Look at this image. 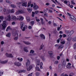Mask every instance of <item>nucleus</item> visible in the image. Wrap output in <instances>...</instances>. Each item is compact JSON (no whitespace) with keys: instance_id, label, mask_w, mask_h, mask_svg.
Returning a JSON list of instances; mask_svg holds the SVG:
<instances>
[{"instance_id":"1","label":"nucleus","mask_w":76,"mask_h":76,"mask_svg":"<svg viewBox=\"0 0 76 76\" xmlns=\"http://www.w3.org/2000/svg\"><path fill=\"white\" fill-rule=\"evenodd\" d=\"M67 14L68 15V16H70L71 19H73V20H74L75 21V22H76V18H75V17H74V16L71 15V14L69 12H67Z\"/></svg>"},{"instance_id":"2","label":"nucleus","mask_w":76,"mask_h":76,"mask_svg":"<svg viewBox=\"0 0 76 76\" xmlns=\"http://www.w3.org/2000/svg\"><path fill=\"white\" fill-rule=\"evenodd\" d=\"M1 25L2 27V29H4L6 28V21H3V24H2Z\"/></svg>"},{"instance_id":"3","label":"nucleus","mask_w":76,"mask_h":76,"mask_svg":"<svg viewBox=\"0 0 76 76\" xmlns=\"http://www.w3.org/2000/svg\"><path fill=\"white\" fill-rule=\"evenodd\" d=\"M5 55L7 57H9L10 58H13V56L12 55V54L10 53L8 54L7 53H6L5 54Z\"/></svg>"},{"instance_id":"4","label":"nucleus","mask_w":76,"mask_h":76,"mask_svg":"<svg viewBox=\"0 0 76 76\" xmlns=\"http://www.w3.org/2000/svg\"><path fill=\"white\" fill-rule=\"evenodd\" d=\"M38 8H39L38 6L36 5V3H34L33 8L34 10H37Z\"/></svg>"},{"instance_id":"5","label":"nucleus","mask_w":76,"mask_h":76,"mask_svg":"<svg viewBox=\"0 0 76 76\" xmlns=\"http://www.w3.org/2000/svg\"><path fill=\"white\" fill-rule=\"evenodd\" d=\"M4 12H6L7 14H9L10 13V10H6V8H4Z\"/></svg>"},{"instance_id":"6","label":"nucleus","mask_w":76,"mask_h":76,"mask_svg":"<svg viewBox=\"0 0 76 76\" xmlns=\"http://www.w3.org/2000/svg\"><path fill=\"white\" fill-rule=\"evenodd\" d=\"M14 65H15V66H18V67H19V66H20L22 65V64L19 62H15L14 63Z\"/></svg>"},{"instance_id":"7","label":"nucleus","mask_w":76,"mask_h":76,"mask_svg":"<svg viewBox=\"0 0 76 76\" xmlns=\"http://www.w3.org/2000/svg\"><path fill=\"white\" fill-rule=\"evenodd\" d=\"M23 19H24L23 17L21 15H20L18 16V18H17V20H23Z\"/></svg>"},{"instance_id":"8","label":"nucleus","mask_w":76,"mask_h":76,"mask_svg":"<svg viewBox=\"0 0 76 76\" xmlns=\"http://www.w3.org/2000/svg\"><path fill=\"white\" fill-rule=\"evenodd\" d=\"M40 37L42 39H45V35H44L43 34H40Z\"/></svg>"},{"instance_id":"9","label":"nucleus","mask_w":76,"mask_h":76,"mask_svg":"<svg viewBox=\"0 0 76 76\" xmlns=\"http://www.w3.org/2000/svg\"><path fill=\"white\" fill-rule=\"evenodd\" d=\"M11 19L12 20H18V18H16V16H12L11 18Z\"/></svg>"},{"instance_id":"10","label":"nucleus","mask_w":76,"mask_h":76,"mask_svg":"<svg viewBox=\"0 0 76 76\" xmlns=\"http://www.w3.org/2000/svg\"><path fill=\"white\" fill-rule=\"evenodd\" d=\"M48 53L50 55V57L51 58H53V56L51 55H53V52L52 51H48Z\"/></svg>"},{"instance_id":"11","label":"nucleus","mask_w":76,"mask_h":76,"mask_svg":"<svg viewBox=\"0 0 76 76\" xmlns=\"http://www.w3.org/2000/svg\"><path fill=\"white\" fill-rule=\"evenodd\" d=\"M40 63V60L37 59L36 60V64L37 65L39 66V63Z\"/></svg>"},{"instance_id":"12","label":"nucleus","mask_w":76,"mask_h":76,"mask_svg":"<svg viewBox=\"0 0 76 76\" xmlns=\"http://www.w3.org/2000/svg\"><path fill=\"white\" fill-rule=\"evenodd\" d=\"M32 69V65H30L29 68H27V69L28 71H30V70H31V69Z\"/></svg>"},{"instance_id":"13","label":"nucleus","mask_w":76,"mask_h":76,"mask_svg":"<svg viewBox=\"0 0 76 76\" xmlns=\"http://www.w3.org/2000/svg\"><path fill=\"white\" fill-rule=\"evenodd\" d=\"M27 62L26 63V66H28L30 64V61L29 60H27Z\"/></svg>"},{"instance_id":"14","label":"nucleus","mask_w":76,"mask_h":76,"mask_svg":"<svg viewBox=\"0 0 76 76\" xmlns=\"http://www.w3.org/2000/svg\"><path fill=\"white\" fill-rule=\"evenodd\" d=\"M18 12H19V13L22 14V13H25V12L24 11L22 10H20L18 11Z\"/></svg>"},{"instance_id":"15","label":"nucleus","mask_w":76,"mask_h":76,"mask_svg":"<svg viewBox=\"0 0 76 76\" xmlns=\"http://www.w3.org/2000/svg\"><path fill=\"white\" fill-rule=\"evenodd\" d=\"M64 47V45H60L58 47V50H60V49H61V48H63Z\"/></svg>"},{"instance_id":"16","label":"nucleus","mask_w":76,"mask_h":76,"mask_svg":"<svg viewBox=\"0 0 76 76\" xmlns=\"http://www.w3.org/2000/svg\"><path fill=\"white\" fill-rule=\"evenodd\" d=\"M7 20L8 21H10L11 20V17H10V15H9L7 16Z\"/></svg>"},{"instance_id":"17","label":"nucleus","mask_w":76,"mask_h":76,"mask_svg":"<svg viewBox=\"0 0 76 76\" xmlns=\"http://www.w3.org/2000/svg\"><path fill=\"white\" fill-rule=\"evenodd\" d=\"M24 25H25V23L23 22H21L20 23L21 25V29H22L23 28V26Z\"/></svg>"},{"instance_id":"18","label":"nucleus","mask_w":76,"mask_h":76,"mask_svg":"<svg viewBox=\"0 0 76 76\" xmlns=\"http://www.w3.org/2000/svg\"><path fill=\"white\" fill-rule=\"evenodd\" d=\"M22 6H24L25 7H26V6H27V2H25L23 3L22 4Z\"/></svg>"},{"instance_id":"19","label":"nucleus","mask_w":76,"mask_h":76,"mask_svg":"<svg viewBox=\"0 0 76 76\" xmlns=\"http://www.w3.org/2000/svg\"><path fill=\"white\" fill-rule=\"evenodd\" d=\"M7 62V61H1L0 63H1V64H5Z\"/></svg>"},{"instance_id":"20","label":"nucleus","mask_w":76,"mask_h":76,"mask_svg":"<svg viewBox=\"0 0 76 76\" xmlns=\"http://www.w3.org/2000/svg\"><path fill=\"white\" fill-rule=\"evenodd\" d=\"M23 42L24 43V44H26V45H29L30 44H31V43L29 42H26L24 41Z\"/></svg>"},{"instance_id":"21","label":"nucleus","mask_w":76,"mask_h":76,"mask_svg":"<svg viewBox=\"0 0 76 76\" xmlns=\"http://www.w3.org/2000/svg\"><path fill=\"white\" fill-rule=\"evenodd\" d=\"M42 65H43V63H42V62H41L40 64V69H43V67H42Z\"/></svg>"},{"instance_id":"22","label":"nucleus","mask_w":76,"mask_h":76,"mask_svg":"<svg viewBox=\"0 0 76 76\" xmlns=\"http://www.w3.org/2000/svg\"><path fill=\"white\" fill-rule=\"evenodd\" d=\"M26 18L27 19V22H29V21H30V20H31V18H30V17H29L28 16H27L26 17Z\"/></svg>"},{"instance_id":"23","label":"nucleus","mask_w":76,"mask_h":76,"mask_svg":"<svg viewBox=\"0 0 76 76\" xmlns=\"http://www.w3.org/2000/svg\"><path fill=\"white\" fill-rule=\"evenodd\" d=\"M35 69L36 70H37V71H41L40 69H39V68L38 67V66H37V65H36V67L35 68Z\"/></svg>"},{"instance_id":"24","label":"nucleus","mask_w":76,"mask_h":76,"mask_svg":"<svg viewBox=\"0 0 76 76\" xmlns=\"http://www.w3.org/2000/svg\"><path fill=\"white\" fill-rule=\"evenodd\" d=\"M11 36V34L10 33H8L6 35V37H10Z\"/></svg>"},{"instance_id":"25","label":"nucleus","mask_w":76,"mask_h":76,"mask_svg":"<svg viewBox=\"0 0 76 76\" xmlns=\"http://www.w3.org/2000/svg\"><path fill=\"white\" fill-rule=\"evenodd\" d=\"M70 35H72L73 33H74V31L73 30H72L69 32Z\"/></svg>"},{"instance_id":"26","label":"nucleus","mask_w":76,"mask_h":76,"mask_svg":"<svg viewBox=\"0 0 76 76\" xmlns=\"http://www.w3.org/2000/svg\"><path fill=\"white\" fill-rule=\"evenodd\" d=\"M28 28V27L26 26H25L23 27V28L22 30L23 31H25V28Z\"/></svg>"},{"instance_id":"27","label":"nucleus","mask_w":76,"mask_h":76,"mask_svg":"<svg viewBox=\"0 0 76 76\" xmlns=\"http://www.w3.org/2000/svg\"><path fill=\"white\" fill-rule=\"evenodd\" d=\"M23 50L25 52H26V53L28 52V50L26 49V47L24 48Z\"/></svg>"},{"instance_id":"28","label":"nucleus","mask_w":76,"mask_h":76,"mask_svg":"<svg viewBox=\"0 0 76 76\" xmlns=\"http://www.w3.org/2000/svg\"><path fill=\"white\" fill-rule=\"evenodd\" d=\"M63 39H61V44H65V41H63Z\"/></svg>"},{"instance_id":"29","label":"nucleus","mask_w":76,"mask_h":76,"mask_svg":"<svg viewBox=\"0 0 76 76\" xmlns=\"http://www.w3.org/2000/svg\"><path fill=\"white\" fill-rule=\"evenodd\" d=\"M34 23H35V22L34 21H32L30 22V23L31 24V26H33L34 24Z\"/></svg>"},{"instance_id":"30","label":"nucleus","mask_w":76,"mask_h":76,"mask_svg":"<svg viewBox=\"0 0 76 76\" xmlns=\"http://www.w3.org/2000/svg\"><path fill=\"white\" fill-rule=\"evenodd\" d=\"M40 75V73L38 72H37L35 73V75L36 76H39Z\"/></svg>"},{"instance_id":"31","label":"nucleus","mask_w":76,"mask_h":76,"mask_svg":"<svg viewBox=\"0 0 76 76\" xmlns=\"http://www.w3.org/2000/svg\"><path fill=\"white\" fill-rule=\"evenodd\" d=\"M31 1H30L28 2V4L27 5V7H29V6H30L31 4Z\"/></svg>"},{"instance_id":"32","label":"nucleus","mask_w":76,"mask_h":76,"mask_svg":"<svg viewBox=\"0 0 76 76\" xmlns=\"http://www.w3.org/2000/svg\"><path fill=\"white\" fill-rule=\"evenodd\" d=\"M43 47H44V45H43L42 44V45H41L39 48V50H42V48Z\"/></svg>"},{"instance_id":"33","label":"nucleus","mask_w":76,"mask_h":76,"mask_svg":"<svg viewBox=\"0 0 76 76\" xmlns=\"http://www.w3.org/2000/svg\"><path fill=\"white\" fill-rule=\"evenodd\" d=\"M10 26H8L7 28V29L6 30V31H7H7H8L9 30H10Z\"/></svg>"},{"instance_id":"34","label":"nucleus","mask_w":76,"mask_h":76,"mask_svg":"<svg viewBox=\"0 0 76 76\" xmlns=\"http://www.w3.org/2000/svg\"><path fill=\"white\" fill-rule=\"evenodd\" d=\"M44 15L46 17H48V14L46 13V12H45V11L44 12Z\"/></svg>"},{"instance_id":"35","label":"nucleus","mask_w":76,"mask_h":76,"mask_svg":"<svg viewBox=\"0 0 76 76\" xmlns=\"http://www.w3.org/2000/svg\"><path fill=\"white\" fill-rule=\"evenodd\" d=\"M6 1L7 3H9V4H11V3H12V2L9 1V0H6Z\"/></svg>"},{"instance_id":"36","label":"nucleus","mask_w":76,"mask_h":76,"mask_svg":"<svg viewBox=\"0 0 76 76\" xmlns=\"http://www.w3.org/2000/svg\"><path fill=\"white\" fill-rule=\"evenodd\" d=\"M11 7H12V8H15V7H16V6L14 4H11Z\"/></svg>"},{"instance_id":"37","label":"nucleus","mask_w":76,"mask_h":76,"mask_svg":"<svg viewBox=\"0 0 76 76\" xmlns=\"http://www.w3.org/2000/svg\"><path fill=\"white\" fill-rule=\"evenodd\" d=\"M71 4H74V5H75V2H74V0H71Z\"/></svg>"},{"instance_id":"38","label":"nucleus","mask_w":76,"mask_h":76,"mask_svg":"<svg viewBox=\"0 0 76 76\" xmlns=\"http://www.w3.org/2000/svg\"><path fill=\"white\" fill-rule=\"evenodd\" d=\"M62 37H63V36H62V35L60 34L59 35V37H60V38H59V39H61V38H62Z\"/></svg>"},{"instance_id":"39","label":"nucleus","mask_w":76,"mask_h":76,"mask_svg":"<svg viewBox=\"0 0 76 76\" xmlns=\"http://www.w3.org/2000/svg\"><path fill=\"white\" fill-rule=\"evenodd\" d=\"M73 41H74V42L76 41V36L73 38Z\"/></svg>"},{"instance_id":"40","label":"nucleus","mask_w":76,"mask_h":76,"mask_svg":"<svg viewBox=\"0 0 76 76\" xmlns=\"http://www.w3.org/2000/svg\"><path fill=\"white\" fill-rule=\"evenodd\" d=\"M34 52H35L34 50H30V53H34Z\"/></svg>"},{"instance_id":"41","label":"nucleus","mask_w":76,"mask_h":76,"mask_svg":"<svg viewBox=\"0 0 76 76\" xmlns=\"http://www.w3.org/2000/svg\"><path fill=\"white\" fill-rule=\"evenodd\" d=\"M58 63V61H55L54 62L55 64H57Z\"/></svg>"},{"instance_id":"42","label":"nucleus","mask_w":76,"mask_h":76,"mask_svg":"<svg viewBox=\"0 0 76 76\" xmlns=\"http://www.w3.org/2000/svg\"><path fill=\"white\" fill-rule=\"evenodd\" d=\"M22 3H23V2H18L17 3V4H22Z\"/></svg>"},{"instance_id":"43","label":"nucleus","mask_w":76,"mask_h":76,"mask_svg":"<svg viewBox=\"0 0 76 76\" xmlns=\"http://www.w3.org/2000/svg\"><path fill=\"white\" fill-rule=\"evenodd\" d=\"M66 67L68 69H71V66H70L69 65H67L66 66Z\"/></svg>"},{"instance_id":"44","label":"nucleus","mask_w":76,"mask_h":76,"mask_svg":"<svg viewBox=\"0 0 76 76\" xmlns=\"http://www.w3.org/2000/svg\"><path fill=\"white\" fill-rule=\"evenodd\" d=\"M73 47H74V50H75L76 49V43L74 44V45H73Z\"/></svg>"},{"instance_id":"45","label":"nucleus","mask_w":76,"mask_h":76,"mask_svg":"<svg viewBox=\"0 0 76 76\" xmlns=\"http://www.w3.org/2000/svg\"><path fill=\"white\" fill-rule=\"evenodd\" d=\"M13 11H14V10L13 9H12L10 10V13H13Z\"/></svg>"},{"instance_id":"46","label":"nucleus","mask_w":76,"mask_h":76,"mask_svg":"<svg viewBox=\"0 0 76 76\" xmlns=\"http://www.w3.org/2000/svg\"><path fill=\"white\" fill-rule=\"evenodd\" d=\"M3 75V72H0V76H1V75Z\"/></svg>"},{"instance_id":"47","label":"nucleus","mask_w":76,"mask_h":76,"mask_svg":"<svg viewBox=\"0 0 76 76\" xmlns=\"http://www.w3.org/2000/svg\"><path fill=\"white\" fill-rule=\"evenodd\" d=\"M57 31L56 30H54L53 31V34H57Z\"/></svg>"},{"instance_id":"48","label":"nucleus","mask_w":76,"mask_h":76,"mask_svg":"<svg viewBox=\"0 0 76 76\" xmlns=\"http://www.w3.org/2000/svg\"><path fill=\"white\" fill-rule=\"evenodd\" d=\"M39 10H37V11H36L35 12V13L36 14H38L39 12Z\"/></svg>"},{"instance_id":"49","label":"nucleus","mask_w":76,"mask_h":76,"mask_svg":"<svg viewBox=\"0 0 76 76\" xmlns=\"http://www.w3.org/2000/svg\"><path fill=\"white\" fill-rule=\"evenodd\" d=\"M60 40H61V39H59V38H58L57 41V43H59V42H60Z\"/></svg>"},{"instance_id":"50","label":"nucleus","mask_w":76,"mask_h":76,"mask_svg":"<svg viewBox=\"0 0 76 76\" xmlns=\"http://www.w3.org/2000/svg\"><path fill=\"white\" fill-rule=\"evenodd\" d=\"M63 38H65V37H66V35L64 34H63Z\"/></svg>"},{"instance_id":"51","label":"nucleus","mask_w":76,"mask_h":76,"mask_svg":"<svg viewBox=\"0 0 76 76\" xmlns=\"http://www.w3.org/2000/svg\"><path fill=\"white\" fill-rule=\"evenodd\" d=\"M28 28L29 29H32V26H29L28 27Z\"/></svg>"},{"instance_id":"52","label":"nucleus","mask_w":76,"mask_h":76,"mask_svg":"<svg viewBox=\"0 0 76 76\" xmlns=\"http://www.w3.org/2000/svg\"><path fill=\"white\" fill-rule=\"evenodd\" d=\"M66 5H67V6H70V3L69 2L67 3L66 4Z\"/></svg>"},{"instance_id":"53","label":"nucleus","mask_w":76,"mask_h":76,"mask_svg":"<svg viewBox=\"0 0 76 76\" xmlns=\"http://www.w3.org/2000/svg\"><path fill=\"white\" fill-rule=\"evenodd\" d=\"M65 32L66 34H68L69 32V31L67 30H65Z\"/></svg>"},{"instance_id":"54","label":"nucleus","mask_w":76,"mask_h":76,"mask_svg":"<svg viewBox=\"0 0 76 76\" xmlns=\"http://www.w3.org/2000/svg\"><path fill=\"white\" fill-rule=\"evenodd\" d=\"M68 2L66 0H65L64 1V3H65V4H67V3Z\"/></svg>"},{"instance_id":"55","label":"nucleus","mask_w":76,"mask_h":76,"mask_svg":"<svg viewBox=\"0 0 76 76\" xmlns=\"http://www.w3.org/2000/svg\"><path fill=\"white\" fill-rule=\"evenodd\" d=\"M60 56H57V59L58 60H60Z\"/></svg>"},{"instance_id":"56","label":"nucleus","mask_w":76,"mask_h":76,"mask_svg":"<svg viewBox=\"0 0 76 76\" xmlns=\"http://www.w3.org/2000/svg\"><path fill=\"white\" fill-rule=\"evenodd\" d=\"M69 6L70 8H73V5H70V6Z\"/></svg>"},{"instance_id":"57","label":"nucleus","mask_w":76,"mask_h":76,"mask_svg":"<svg viewBox=\"0 0 76 76\" xmlns=\"http://www.w3.org/2000/svg\"><path fill=\"white\" fill-rule=\"evenodd\" d=\"M18 39V37H16L14 38V40H17Z\"/></svg>"},{"instance_id":"58","label":"nucleus","mask_w":76,"mask_h":76,"mask_svg":"<svg viewBox=\"0 0 76 76\" xmlns=\"http://www.w3.org/2000/svg\"><path fill=\"white\" fill-rule=\"evenodd\" d=\"M60 27H58L57 28V30L58 31H60Z\"/></svg>"},{"instance_id":"59","label":"nucleus","mask_w":76,"mask_h":76,"mask_svg":"<svg viewBox=\"0 0 76 76\" xmlns=\"http://www.w3.org/2000/svg\"><path fill=\"white\" fill-rule=\"evenodd\" d=\"M32 73H33L32 72L30 74H28V76H32Z\"/></svg>"},{"instance_id":"60","label":"nucleus","mask_w":76,"mask_h":76,"mask_svg":"<svg viewBox=\"0 0 76 76\" xmlns=\"http://www.w3.org/2000/svg\"><path fill=\"white\" fill-rule=\"evenodd\" d=\"M22 72L25 73V72H26V70H25L24 69L22 70Z\"/></svg>"},{"instance_id":"61","label":"nucleus","mask_w":76,"mask_h":76,"mask_svg":"<svg viewBox=\"0 0 76 76\" xmlns=\"http://www.w3.org/2000/svg\"><path fill=\"white\" fill-rule=\"evenodd\" d=\"M16 23L15 22H13L12 23V25H15Z\"/></svg>"},{"instance_id":"62","label":"nucleus","mask_w":76,"mask_h":76,"mask_svg":"<svg viewBox=\"0 0 76 76\" xmlns=\"http://www.w3.org/2000/svg\"><path fill=\"white\" fill-rule=\"evenodd\" d=\"M50 4V3H47L45 4V5H46V6H49Z\"/></svg>"},{"instance_id":"63","label":"nucleus","mask_w":76,"mask_h":76,"mask_svg":"<svg viewBox=\"0 0 76 76\" xmlns=\"http://www.w3.org/2000/svg\"><path fill=\"white\" fill-rule=\"evenodd\" d=\"M36 20L37 22H39V21H40V20H39V19H36Z\"/></svg>"},{"instance_id":"64","label":"nucleus","mask_w":76,"mask_h":76,"mask_svg":"<svg viewBox=\"0 0 76 76\" xmlns=\"http://www.w3.org/2000/svg\"><path fill=\"white\" fill-rule=\"evenodd\" d=\"M3 19V17L2 16H1L0 17V19Z\"/></svg>"}]
</instances>
